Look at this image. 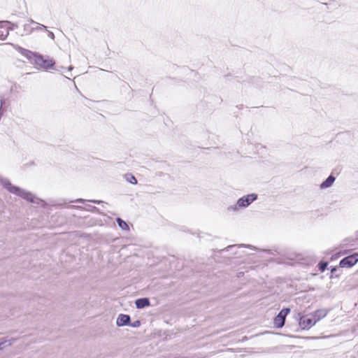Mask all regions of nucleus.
Here are the masks:
<instances>
[{"mask_svg":"<svg viewBox=\"0 0 358 358\" xmlns=\"http://www.w3.org/2000/svg\"><path fill=\"white\" fill-rule=\"evenodd\" d=\"M1 183L9 192L14 194L28 201H30L31 203L42 206L45 203L44 201L34 196L31 192L13 185L7 179H2L1 180Z\"/></svg>","mask_w":358,"mask_h":358,"instance_id":"nucleus-1","label":"nucleus"},{"mask_svg":"<svg viewBox=\"0 0 358 358\" xmlns=\"http://www.w3.org/2000/svg\"><path fill=\"white\" fill-rule=\"evenodd\" d=\"M257 198V195L256 194H248L240 198L235 205L229 206L227 209L229 211H236L239 208H246L255 201Z\"/></svg>","mask_w":358,"mask_h":358,"instance_id":"nucleus-2","label":"nucleus"},{"mask_svg":"<svg viewBox=\"0 0 358 358\" xmlns=\"http://www.w3.org/2000/svg\"><path fill=\"white\" fill-rule=\"evenodd\" d=\"M36 64L43 68V69H49L52 67L55 62L53 59L50 58L49 57H43L41 55L38 56H36Z\"/></svg>","mask_w":358,"mask_h":358,"instance_id":"nucleus-3","label":"nucleus"},{"mask_svg":"<svg viewBox=\"0 0 358 358\" xmlns=\"http://www.w3.org/2000/svg\"><path fill=\"white\" fill-rule=\"evenodd\" d=\"M289 312V308H283L275 317L273 321L274 326L277 328L282 327L285 324V317Z\"/></svg>","mask_w":358,"mask_h":358,"instance_id":"nucleus-4","label":"nucleus"},{"mask_svg":"<svg viewBox=\"0 0 358 358\" xmlns=\"http://www.w3.org/2000/svg\"><path fill=\"white\" fill-rule=\"evenodd\" d=\"M358 262V252L349 255L343 258L340 262V266L343 268H350L354 266Z\"/></svg>","mask_w":358,"mask_h":358,"instance_id":"nucleus-5","label":"nucleus"},{"mask_svg":"<svg viewBox=\"0 0 358 358\" xmlns=\"http://www.w3.org/2000/svg\"><path fill=\"white\" fill-rule=\"evenodd\" d=\"M315 324L313 318L308 315H303L299 319V326L303 329H310L311 327Z\"/></svg>","mask_w":358,"mask_h":358,"instance_id":"nucleus-6","label":"nucleus"},{"mask_svg":"<svg viewBox=\"0 0 358 358\" xmlns=\"http://www.w3.org/2000/svg\"><path fill=\"white\" fill-rule=\"evenodd\" d=\"M10 22L4 21L0 22V39L5 40L9 34Z\"/></svg>","mask_w":358,"mask_h":358,"instance_id":"nucleus-7","label":"nucleus"},{"mask_svg":"<svg viewBox=\"0 0 358 358\" xmlns=\"http://www.w3.org/2000/svg\"><path fill=\"white\" fill-rule=\"evenodd\" d=\"M328 313L326 309L317 310L310 315L313 318L315 324L319 322L321 319L325 317Z\"/></svg>","mask_w":358,"mask_h":358,"instance_id":"nucleus-8","label":"nucleus"},{"mask_svg":"<svg viewBox=\"0 0 358 358\" xmlns=\"http://www.w3.org/2000/svg\"><path fill=\"white\" fill-rule=\"evenodd\" d=\"M130 317L128 315L120 314L117 318L116 324L118 327H122L129 324Z\"/></svg>","mask_w":358,"mask_h":358,"instance_id":"nucleus-9","label":"nucleus"},{"mask_svg":"<svg viewBox=\"0 0 358 358\" xmlns=\"http://www.w3.org/2000/svg\"><path fill=\"white\" fill-rule=\"evenodd\" d=\"M137 308H143L150 306V300L148 298L138 299L135 302Z\"/></svg>","mask_w":358,"mask_h":358,"instance_id":"nucleus-10","label":"nucleus"},{"mask_svg":"<svg viewBox=\"0 0 358 358\" xmlns=\"http://www.w3.org/2000/svg\"><path fill=\"white\" fill-rule=\"evenodd\" d=\"M335 181V177L329 176L322 184L320 185L321 189H326L331 187Z\"/></svg>","mask_w":358,"mask_h":358,"instance_id":"nucleus-11","label":"nucleus"},{"mask_svg":"<svg viewBox=\"0 0 358 358\" xmlns=\"http://www.w3.org/2000/svg\"><path fill=\"white\" fill-rule=\"evenodd\" d=\"M22 54L29 59H34L36 62V56H38V54L31 52L28 50L22 49Z\"/></svg>","mask_w":358,"mask_h":358,"instance_id":"nucleus-12","label":"nucleus"},{"mask_svg":"<svg viewBox=\"0 0 358 358\" xmlns=\"http://www.w3.org/2000/svg\"><path fill=\"white\" fill-rule=\"evenodd\" d=\"M32 23L29 21V23H27L24 25V32L25 34H30L35 30L34 27H31Z\"/></svg>","mask_w":358,"mask_h":358,"instance_id":"nucleus-13","label":"nucleus"},{"mask_svg":"<svg viewBox=\"0 0 358 358\" xmlns=\"http://www.w3.org/2000/svg\"><path fill=\"white\" fill-rule=\"evenodd\" d=\"M124 178L128 182H129L131 184H133V185L137 184L136 178L131 174H129V173L126 174L124 176Z\"/></svg>","mask_w":358,"mask_h":358,"instance_id":"nucleus-14","label":"nucleus"},{"mask_svg":"<svg viewBox=\"0 0 358 358\" xmlns=\"http://www.w3.org/2000/svg\"><path fill=\"white\" fill-rule=\"evenodd\" d=\"M117 222L118 224V226L122 229H124V230H127L129 229V226L128 224L124 222L123 221L122 219L120 218H117Z\"/></svg>","mask_w":358,"mask_h":358,"instance_id":"nucleus-15","label":"nucleus"},{"mask_svg":"<svg viewBox=\"0 0 358 358\" xmlns=\"http://www.w3.org/2000/svg\"><path fill=\"white\" fill-rule=\"evenodd\" d=\"M30 22L34 24L36 27H34L35 28V30H46V27L43 24H39L38 22H34L32 20H30Z\"/></svg>","mask_w":358,"mask_h":358,"instance_id":"nucleus-16","label":"nucleus"},{"mask_svg":"<svg viewBox=\"0 0 358 358\" xmlns=\"http://www.w3.org/2000/svg\"><path fill=\"white\" fill-rule=\"evenodd\" d=\"M327 266V263L326 262H323L322 264H320V271H324L325 269H326V267Z\"/></svg>","mask_w":358,"mask_h":358,"instance_id":"nucleus-17","label":"nucleus"},{"mask_svg":"<svg viewBox=\"0 0 358 358\" xmlns=\"http://www.w3.org/2000/svg\"><path fill=\"white\" fill-rule=\"evenodd\" d=\"M48 31V37H50L52 40H55V34H53V32H52L50 31Z\"/></svg>","mask_w":358,"mask_h":358,"instance_id":"nucleus-18","label":"nucleus"},{"mask_svg":"<svg viewBox=\"0 0 358 358\" xmlns=\"http://www.w3.org/2000/svg\"><path fill=\"white\" fill-rule=\"evenodd\" d=\"M141 325V322L138 320L135 321L132 324L131 327H138Z\"/></svg>","mask_w":358,"mask_h":358,"instance_id":"nucleus-19","label":"nucleus"},{"mask_svg":"<svg viewBox=\"0 0 358 358\" xmlns=\"http://www.w3.org/2000/svg\"><path fill=\"white\" fill-rule=\"evenodd\" d=\"M76 202H78V203H83L84 202V200L82 199H77L75 201Z\"/></svg>","mask_w":358,"mask_h":358,"instance_id":"nucleus-20","label":"nucleus"},{"mask_svg":"<svg viewBox=\"0 0 358 358\" xmlns=\"http://www.w3.org/2000/svg\"><path fill=\"white\" fill-rule=\"evenodd\" d=\"M91 201L94 203H99L101 202V201H97V200H92Z\"/></svg>","mask_w":358,"mask_h":358,"instance_id":"nucleus-21","label":"nucleus"},{"mask_svg":"<svg viewBox=\"0 0 358 358\" xmlns=\"http://www.w3.org/2000/svg\"><path fill=\"white\" fill-rule=\"evenodd\" d=\"M7 343V341H6V342H4V343H0V349H2V347H1V346H2L4 343Z\"/></svg>","mask_w":358,"mask_h":358,"instance_id":"nucleus-22","label":"nucleus"},{"mask_svg":"<svg viewBox=\"0 0 358 358\" xmlns=\"http://www.w3.org/2000/svg\"><path fill=\"white\" fill-rule=\"evenodd\" d=\"M72 69H73V66H70L69 67V71H71Z\"/></svg>","mask_w":358,"mask_h":358,"instance_id":"nucleus-23","label":"nucleus"}]
</instances>
